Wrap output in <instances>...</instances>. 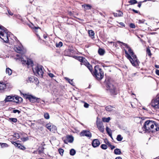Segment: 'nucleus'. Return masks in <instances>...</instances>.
<instances>
[{
    "label": "nucleus",
    "mask_w": 159,
    "mask_h": 159,
    "mask_svg": "<svg viewBox=\"0 0 159 159\" xmlns=\"http://www.w3.org/2000/svg\"><path fill=\"white\" fill-rule=\"evenodd\" d=\"M95 70L93 74L98 80H101L104 76L103 72L98 66H96L94 67Z\"/></svg>",
    "instance_id": "423d86ee"
},
{
    "label": "nucleus",
    "mask_w": 159,
    "mask_h": 159,
    "mask_svg": "<svg viewBox=\"0 0 159 159\" xmlns=\"http://www.w3.org/2000/svg\"><path fill=\"white\" fill-rule=\"evenodd\" d=\"M9 120L14 123L16 122L17 121V119L16 118H9Z\"/></svg>",
    "instance_id": "2f4dec72"
},
{
    "label": "nucleus",
    "mask_w": 159,
    "mask_h": 159,
    "mask_svg": "<svg viewBox=\"0 0 159 159\" xmlns=\"http://www.w3.org/2000/svg\"><path fill=\"white\" fill-rule=\"evenodd\" d=\"M84 58L82 57H78V60L81 62L83 61V59H84Z\"/></svg>",
    "instance_id": "3c124183"
},
{
    "label": "nucleus",
    "mask_w": 159,
    "mask_h": 159,
    "mask_svg": "<svg viewBox=\"0 0 159 159\" xmlns=\"http://www.w3.org/2000/svg\"><path fill=\"white\" fill-rule=\"evenodd\" d=\"M48 75L51 78L55 77V76L53 74L51 73H48Z\"/></svg>",
    "instance_id": "a18cd8bd"
},
{
    "label": "nucleus",
    "mask_w": 159,
    "mask_h": 159,
    "mask_svg": "<svg viewBox=\"0 0 159 159\" xmlns=\"http://www.w3.org/2000/svg\"><path fill=\"white\" fill-rule=\"evenodd\" d=\"M106 130L109 136L111 137L112 132L111 129L108 127L107 126L106 128Z\"/></svg>",
    "instance_id": "6ab92c4d"
},
{
    "label": "nucleus",
    "mask_w": 159,
    "mask_h": 159,
    "mask_svg": "<svg viewBox=\"0 0 159 159\" xmlns=\"http://www.w3.org/2000/svg\"><path fill=\"white\" fill-rule=\"evenodd\" d=\"M89 105L88 103H87L86 102H84V107L87 108L89 107Z\"/></svg>",
    "instance_id": "8fccbe9b"
},
{
    "label": "nucleus",
    "mask_w": 159,
    "mask_h": 159,
    "mask_svg": "<svg viewBox=\"0 0 159 159\" xmlns=\"http://www.w3.org/2000/svg\"><path fill=\"white\" fill-rule=\"evenodd\" d=\"M97 126L98 128L101 132L103 133L104 132V126L102 122H99L97 123Z\"/></svg>",
    "instance_id": "f8f14e48"
},
{
    "label": "nucleus",
    "mask_w": 159,
    "mask_h": 159,
    "mask_svg": "<svg viewBox=\"0 0 159 159\" xmlns=\"http://www.w3.org/2000/svg\"><path fill=\"white\" fill-rule=\"evenodd\" d=\"M89 36L92 38H94V33L93 30H89Z\"/></svg>",
    "instance_id": "b1692460"
},
{
    "label": "nucleus",
    "mask_w": 159,
    "mask_h": 159,
    "mask_svg": "<svg viewBox=\"0 0 159 159\" xmlns=\"http://www.w3.org/2000/svg\"><path fill=\"white\" fill-rule=\"evenodd\" d=\"M30 82H33L34 81V80H35V78L31 76L30 77H29L28 78Z\"/></svg>",
    "instance_id": "72a5a7b5"
},
{
    "label": "nucleus",
    "mask_w": 159,
    "mask_h": 159,
    "mask_svg": "<svg viewBox=\"0 0 159 159\" xmlns=\"http://www.w3.org/2000/svg\"><path fill=\"white\" fill-rule=\"evenodd\" d=\"M14 136L15 138L17 139L19 138L20 137L19 134L17 133H16L14 134Z\"/></svg>",
    "instance_id": "de8ad7c7"
},
{
    "label": "nucleus",
    "mask_w": 159,
    "mask_h": 159,
    "mask_svg": "<svg viewBox=\"0 0 159 159\" xmlns=\"http://www.w3.org/2000/svg\"><path fill=\"white\" fill-rule=\"evenodd\" d=\"M109 147H110L111 150H113L115 148V147L114 146L112 145H110Z\"/></svg>",
    "instance_id": "864d4df0"
},
{
    "label": "nucleus",
    "mask_w": 159,
    "mask_h": 159,
    "mask_svg": "<svg viewBox=\"0 0 159 159\" xmlns=\"http://www.w3.org/2000/svg\"><path fill=\"white\" fill-rule=\"evenodd\" d=\"M156 73L157 75H159V70H156Z\"/></svg>",
    "instance_id": "bf43d9fd"
},
{
    "label": "nucleus",
    "mask_w": 159,
    "mask_h": 159,
    "mask_svg": "<svg viewBox=\"0 0 159 159\" xmlns=\"http://www.w3.org/2000/svg\"><path fill=\"white\" fill-rule=\"evenodd\" d=\"M24 97L26 99H28L30 101L34 103L35 102H39L38 100L39 98L31 95H27L26 94H23Z\"/></svg>",
    "instance_id": "1a4fd4ad"
},
{
    "label": "nucleus",
    "mask_w": 159,
    "mask_h": 159,
    "mask_svg": "<svg viewBox=\"0 0 159 159\" xmlns=\"http://www.w3.org/2000/svg\"><path fill=\"white\" fill-rule=\"evenodd\" d=\"M57 130V127L54 125L52 126L50 131L53 132H55V131Z\"/></svg>",
    "instance_id": "c85d7f7f"
},
{
    "label": "nucleus",
    "mask_w": 159,
    "mask_h": 159,
    "mask_svg": "<svg viewBox=\"0 0 159 159\" xmlns=\"http://www.w3.org/2000/svg\"><path fill=\"white\" fill-rule=\"evenodd\" d=\"M80 64L81 65H82L83 64H84L90 71L92 70V66L85 58H84L83 59L82 61L80 63Z\"/></svg>",
    "instance_id": "9b49d317"
},
{
    "label": "nucleus",
    "mask_w": 159,
    "mask_h": 159,
    "mask_svg": "<svg viewBox=\"0 0 159 159\" xmlns=\"http://www.w3.org/2000/svg\"><path fill=\"white\" fill-rule=\"evenodd\" d=\"M105 143H106V144H107L109 147L110 145H111V143H110V142H109V141H108L107 140V142H105Z\"/></svg>",
    "instance_id": "6e6d98bb"
},
{
    "label": "nucleus",
    "mask_w": 159,
    "mask_h": 159,
    "mask_svg": "<svg viewBox=\"0 0 159 159\" xmlns=\"http://www.w3.org/2000/svg\"><path fill=\"white\" fill-rule=\"evenodd\" d=\"M6 73L8 74L9 75H10L12 73V70L9 68H7L6 69Z\"/></svg>",
    "instance_id": "4be33fe9"
},
{
    "label": "nucleus",
    "mask_w": 159,
    "mask_h": 159,
    "mask_svg": "<svg viewBox=\"0 0 159 159\" xmlns=\"http://www.w3.org/2000/svg\"><path fill=\"white\" fill-rule=\"evenodd\" d=\"M113 107L111 106H108L105 107L106 110L108 111H111L113 110Z\"/></svg>",
    "instance_id": "393cba45"
},
{
    "label": "nucleus",
    "mask_w": 159,
    "mask_h": 159,
    "mask_svg": "<svg viewBox=\"0 0 159 159\" xmlns=\"http://www.w3.org/2000/svg\"><path fill=\"white\" fill-rule=\"evenodd\" d=\"M118 43H121L122 45L124 46L127 48L128 49V51L130 54L133 57V59L134 60V62L131 63L132 65L134 66H137L139 65L140 63L139 61L137 59V57L136 55H134V53L132 50V49L128 46V45L126 43L121 42L120 41H118Z\"/></svg>",
    "instance_id": "7ed1b4c3"
},
{
    "label": "nucleus",
    "mask_w": 159,
    "mask_h": 159,
    "mask_svg": "<svg viewBox=\"0 0 159 159\" xmlns=\"http://www.w3.org/2000/svg\"><path fill=\"white\" fill-rule=\"evenodd\" d=\"M105 51V50L102 49V48H99L98 50V53L100 55L102 56L103 55Z\"/></svg>",
    "instance_id": "412c9836"
},
{
    "label": "nucleus",
    "mask_w": 159,
    "mask_h": 159,
    "mask_svg": "<svg viewBox=\"0 0 159 159\" xmlns=\"http://www.w3.org/2000/svg\"><path fill=\"white\" fill-rule=\"evenodd\" d=\"M13 112L14 113L17 112L18 114H19L20 112V111L18 110H14L13 111Z\"/></svg>",
    "instance_id": "09e8293b"
},
{
    "label": "nucleus",
    "mask_w": 159,
    "mask_h": 159,
    "mask_svg": "<svg viewBox=\"0 0 159 159\" xmlns=\"http://www.w3.org/2000/svg\"><path fill=\"white\" fill-rule=\"evenodd\" d=\"M82 7H83L85 10H89L92 7L89 4H84L82 5Z\"/></svg>",
    "instance_id": "a211bd4d"
},
{
    "label": "nucleus",
    "mask_w": 159,
    "mask_h": 159,
    "mask_svg": "<svg viewBox=\"0 0 159 159\" xmlns=\"http://www.w3.org/2000/svg\"><path fill=\"white\" fill-rule=\"evenodd\" d=\"M147 0H144V1H143V2H138V7H139L140 8V7H141V3L142 2H145L147 1Z\"/></svg>",
    "instance_id": "c03bdc74"
},
{
    "label": "nucleus",
    "mask_w": 159,
    "mask_h": 159,
    "mask_svg": "<svg viewBox=\"0 0 159 159\" xmlns=\"http://www.w3.org/2000/svg\"><path fill=\"white\" fill-rule=\"evenodd\" d=\"M137 1L136 0H131L129 1V3L131 5H133L137 3Z\"/></svg>",
    "instance_id": "c756f323"
},
{
    "label": "nucleus",
    "mask_w": 159,
    "mask_h": 159,
    "mask_svg": "<svg viewBox=\"0 0 159 159\" xmlns=\"http://www.w3.org/2000/svg\"><path fill=\"white\" fill-rule=\"evenodd\" d=\"M143 128L146 132H155L159 130V125L155 121L148 120L145 122Z\"/></svg>",
    "instance_id": "f257e3e1"
},
{
    "label": "nucleus",
    "mask_w": 159,
    "mask_h": 159,
    "mask_svg": "<svg viewBox=\"0 0 159 159\" xmlns=\"http://www.w3.org/2000/svg\"><path fill=\"white\" fill-rule=\"evenodd\" d=\"M12 143L14 144L16 147H17L19 146L20 144V143H18L15 142H12Z\"/></svg>",
    "instance_id": "79ce46f5"
},
{
    "label": "nucleus",
    "mask_w": 159,
    "mask_h": 159,
    "mask_svg": "<svg viewBox=\"0 0 159 159\" xmlns=\"http://www.w3.org/2000/svg\"><path fill=\"white\" fill-rule=\"evenodd\" d=\"M120 24L122 26H123V27H125V24L123 23H122V22H120Z\"/></svg>",
    "instance_id": "680f3d73"
},
{
    "label": "nucleus",
    "mask_w": 159,
    "mask_h": 159,
    "mask_svg": "<svg viewBox=\"0 0 159 159\" xmlns=\"http://www.w3.org/2000/svg\"><path fill=\"white\" fill-rule=\"evenodd\" d=\"M15 51L18 53L16 56L17 57V59H20L22 63L23 64H26L28 66H32L33 63L32 61L30 59L26 58L23 54H21L22 51V49L21 47L16 46L14 48Z\"/></svg>",
    "instance_id": "f03ea898"
},
{
    "label": "nucleus",
    "mask_w": 159,
    "mask_h": 159,
    "mask_svg": "<svg viewBox=\"0 0 159 159\" xmlns=\"http://www.w3.org/2000/svg\"><path fill=\"white\" fill-rule=\"evenodd\" d=\"M115 159H122L121 157H116V158Z\"/></svg>",
    "instance_id": "774afa93"
},
{
    "label": "nucleus",
    "mask_w": 159,
    "mask_h": 159,
    "mask_svg": "<svg viewBox=\"0 0 159 159\" xmlns=\"http://www.w3.org/2000/svg\"><path fill=\"white\" fill-rule=\"evenodd\" d=\"M33 29L35 30H37L38 29H40V28L39 27H36L34 26L33 27Z\"/></svg>",
    "instance_id": "e2e57ef3"
},
{
    "label": "nucleus",
    "mask_w": 159,
    "mask_h": 159,
    "mask_svg": "<svg viewBox=\"0 0 159 159\" xmlns=\"http://www.w3.org/2000/svg\"><path fill=\"white\" fill-rule=\"evenodd\" d=\"M65 79L66 80L68 81V82L71 85H72V84L73 83V80H70L68 78L66 77L65 78Z\"/></svg>",
    "instance_id": "e433bc0d"
},
{
    "label": "nucleus",
    "mask_w": 159,
    "mask_h": 159,
    "mask_svg": "<svg viewBox=\"0 0 159 159\" xmlns=\"http://www.w3.org/2000/svg\"><path fill=\"white\" fill-rule=\"evenodd\" d=\"M6 84L0 83V90H3L6 89Z\"/></svg>",
    "instance_id": "aec40b11"
},
{
    "label": "nucleus",
    "mask_w": 159,
    "mask_h": 159,
    "mask_svg": "<svg viewBox=\"0 0 159 159\" xmlns=\"http://www.w3.org/2000/svg\"><path fill=\"white\" fill-rule=\"evenodd\" d=\"M8 14L11 16H12L13 15V13L10 10H8Z\"/></svg>",
    "instance_id": "13d9d810"
},
{
    "label": "nucleus",
    "mask_w": 159,
    "mask_h": 159,
    "mask_svg": "<svg viewBox=\"0 0 159 159\" xmlns=\"http://www.w3.org/2000/svg\"><path fill=\"white\" fill-rule=\"evenodd\" d=\"M100 144V142L98 139H94L92 143V145L94 148L97 147Z\"/></svg>",
    "instance_id": "ddd939ff"
},
{
    "label": "nucleus",
    "mask_w": 159,
    "mask_h": 159,
    "mask_svg": "<svg viewBox=\"0 0 159 159\" xmlns=\"http://www.w3.org/2000/svg\"><path fill=\"white\" fill-rule=\"evenodd\" d=\"M44 148L43 147H42L41 149L39 150L38 152L39 154H40L41 153H43Z\"/></svg>",
    "instance_id": "37998d69"
},
{
    "label": "nucleus",
    "mask_w": 159,
    "mask_h": 159,
    "mask_svg": "<svg viewBox=\"0 0 159 159\" xmlns=\"http://www.w3.org/2000/svg\"><path fill=\"white\" fill-rule=\"evenodd\" d=\"M122 14H123V13H122V12H119V13L118 14V16H120L121 15H122Z\"/></svg>",
    "instance_id": "0e129e2a"
},
{
    "label": "nucleus",
    "mask_w": 159,
    "mask_h": 159,
    "mask_svg": "<svg viewBox=\"0 0 159 159\" xmlns=\"http://www.w3.org/2000/svg\"><path fill=\"white\" fill-rule=\"evenodd\" d=\"M105 82L107 85V90L112 95L116 94L117 93L116 87L111 83V80L110 79H106Z\"/></svg>",
    "instance_id": "20e7f679"
},
{
    "label": "nucleus",
    "mask_w": 159,
    "mask_h": 159,
    "mask_svg": "<svg viewBox=\"0 0 159 159\" xmlns=\"http://www.w3.org/2000/svg\"><path fill=\"white\" fill-rule=\"evenodd\" d=\"M123 139V137L120 134H119L117 136L116 138L117 140L118 141H121Z\"/></svg>",
    "instance_id": "cd10ccee"
},
{
    "label": "nucleus",
    "mask_w": 159,
    "mask_h": 159,
    "mask_svg": "<svg viewBox=\"0 0 159 159\" xmlns=\"http://www.w3.org/2000/svg\"><path fill=\"white\" fill-rule=\"evenodd\" d=\"M43 68L42 66L38 65L33 68V70L34 75L36 76L42 77L43 74Z\"/></svg>",
    "instance_id": "39448f33"
},
{
    "label": "nucleus",
    "mask_w": 159,
    "mask_h": 159,
    "mask_svg": "<svg viewBox=\"0 0 159 159\" xmlns=\"http://www.w3.org/2000/svg\"><path fill=\"white\" fill-rule=\"evenodd\" d=\"M0 38L4 42L7 43L8 42L9 39L7 30L4 28L0 31Z\"/></svg>",
    "instance_id": "0eeeda50"
},
{
    "label": "nucleus",
    "mask_w": 159,
    "mask_h": 159,
    "mask_svg": "<svg viewBox=\"0 0 159 159\" xmlns=\"http://www.w3.org/2000/svg\"><path fill=\"white\" fill-rule=\"evenodd\" d=\"M132 11H134V12L135 13H138L139 12V13H140V12H139L138 11H137V10H135L134 9H132Z\"/></svg>",
    "instance_id": "4d7b16f0"
},
{
    "label": "nucleus",
    "mask_w": 159,
    "mask_h": 159,
    "mask_svg": "<svg viewBox=\"0 0 159 159\" xmlns=\"http://www.w3.org/2000/svg\"><path fill=\"white\" fill-rule=\"evenodd\" d=\"M151 105L155 109H159V94L156 98L152 100Z\"/></svg>",
    "instance_id": "6e6552de"
},
{
    "label": "nucleus",
    "mask_w": 159,
    "mask_h": 159,
    "mask_svg": "<svg viewBox=\"0 0 159 159\" xmlns=\"http://www.w3.org/2000/svg\"><path fill=\"white\" fill-rule=\"evenodd\" d=\"M145 20H139V23H144Z\"/></svg>",
    "instance_id": "603ef678"
},
{
    "label": "nucleus",
    "mask_w": 159,
    "mask_h": 159,
    "mask_svg": "<svg viewBox=\"0 0 159 159\" xmlns=\"http://www.w3.org/2000/svg\"><path fill=\"white\" fill-rule=\"evenodd\" d=\"M110 120V118L108 117L107 118L103 117L102 118V120L104 122H108Z\"/></svg>",
    "instance_id": "a878e982"
},
{
    "label": "nucleus",
    "mask_w": 159,
    "mask_h": 159,
    "mask_svg": "<svg viewBox=\"0 0 159 159\" xmlns=\"http://www.w3.org/2000/svg\"><path fill=\"white\" fill-rule=\"evenodd\" d=\"M129 26L132 28H135V25L133 23L130 24Z\"/></svg>",
    "instance_id": "49530a36"
},
{
    "label": "nucleus",
    "mask_w": 159,
    "mask_h": 159,
    "mask_svg": "<svg viewBox=\"0 0 159 159\" xmlns=\"http://www.w3.org/2000/svg\"><path fill=\"white\" fill-rule=\"evenodd\" d=\"M58 151L60 154L61 156H62L63 154V152H64V150L62 148H60L58 149Z\"/></svg>",
    "instance_id": "f704fd0d"
},
{
    "label": "nucleus",
    "mask_w": 159,
    "mask_h": 159,
    "mask_svg": "<svg viewBox=\"0 0 159 159\" xmlns=\"http://www.w3.org/2000/svg\"><path fill=\"white\" fill-rule=\"evenodd\" d=\"M14 97L11 96H7L4 101L5 103H6L10 101L13 102L14 101Z\"/></svg>",
    "instance_id": "4468645a"
},
{
    "label": "nucleus",
    "mask_w": 159,
    "mask_h": 159,
    "mask_svg": "<svg viewBox=\"0 0 159 159\" xmlns=\"http://www.w3.org/2000/svg\"><path fill=\"white\" fill-rule=\"evenodd\" d=\"M46 127L48 129H49L50 131L51 129V127H52V126L50 124H48L46 125Z\"/></svg>",
    "instance_id": "58836bf2"
},
{
    "label": "nucleus",
    "mask_w": 159,
    "mask_h": 159,
    "mask_svg": "<svg viewBox=\"0 0 159 159\" xmlns=\"http://www.w3.org/2000/svg\"><path fill=\"white\" fill-rule=\"evenodd\" d=\"M63 45V43L62 42H60L58 43H57L56 45V47L57 48L61 47Z\"/></svg>",
    "instance_id": "c9c22d12"
},
{
    "label": "nucleus",
    "mask_w": 159,
    "mask_h": 159,
    "mask_svg": "<svg viewBox=\"0 0 159 159\" xmlns=\"http://www.w3.org/2000/svg\"><path fill=\"white\" fill-rule=\"evenodd\" d=\"M0 144L1 145L2 148L7 147H8V145L6 143H0Z\"/></svg>",
    "instance_id": "473e14b6"
},
{
    "label": "nucleus",
    "mask_w": 159,
    "mask_h": 159,
    "mask_svg": "<svg viewBox=\"0 0 159 159\" xmlns=\"http://www.w3.org/2000/svg\"><path fill=\"white\" fill-rule=\"evenodd\" d=\"M44 118L46 119H48L50 118L49 115L48 113H45L44 115Z\"/></svg>",
    "instance_id": "7c9ffc66"
},
{
    "label": "nucleus",
    "mask_w": 159,
    "mask_h": 159,
    "mask_svg": "<svg viewBox=\"0 0 159 159\" xmlns=\"http://www.w3.org/2000/svg\"><path fill=\"white\" fill-rule=\"evenodd\" d=\"M76 151L73 149H71L70 152V154L71 156H74L75 154Z\"/></svg>",
    "instance_id": "bb28decb"
},
{
    "label": "nucleus",
    "mask_w": 159,
    "mask_h": 159,
    "mask_svg": "<svg viewBox=\"0 0 159 159\" xmlns=\"http://www.w3.org/2000/svg\"><path fill=\"white\" fill-rule=\"evenodd\" d=\"M81 136H85L90 139L92 137V134L91 132L88 130H83L82 131L80 134Z\"/></svg>",
    "instance_id": "9d476101"
},
{
    "label": "nucleus",
    "mask_w": 159,
    "mask_h": 159,
    "mask_svg": "<svg viewBox=\"0 0 159 159\" xmlns=\"http://www.w3.org/2000/svg\"><path fill=\"white\" fill-rule=\"evenodd\" d=\"M4 27L2 26H0V31L1 30L3 29Z\"/></svg>",
    "instance_id": "338daca9"
},
{
    "label": "nucleus",
    "mask_w": 159,
    "mask_h": 159,
    "mask_svg": "<svg viewBox=\"0 0 159 159\" xmlns=\"http://www.w3.org/2000/svg\"><path fill=\"white\" fill-rule=\"evenodd\" d=\"M125 54L126 57L130 61L131 63L133 62L134 61V60L131 57V56L127 52V51L125 50Z\"/></svg>",
    "instance_id": "2eb2a0df"
},
{
    "label": "nucleus",
    "mask_w": 159,
    "mask_h": 159,
    "mask_svg": "<svg viewBox=\"0 0 159 159\" xmlns=\"http://www.w3.org/2000/svg\"><path fill=\"white\" fill-rule=\"evenodd\" d=\"M66 138L67 139L68 142L71 143L74 140L73 137L72 135H67Z\"/></svg>",
    "instance_id": "f3484780"
},
{
    "label": "nucleus",
    "mask_w": 159,
    "mask_h": 159,
    "mask_svg": "<svg viewBox=\"0 0 159 159\" xmlns=\"http://www.w3.org/2000/svg\"><path fill=\"white\" fill-rule=\"evenodd\" d=\"M18 148L21 150H25L26 148H25L24 147V146H22L20 144L19 146L18 147Z\"/></svg>",
    "instance_id": "a19ab883"
},
{
    "label": "nucleus",
    "mask_w": 159,
    "mask_h": 159,
    "mask_svg": "<svg viewBox=\"0 0 159 159\" xmlns=\"http://www.w3.org/2000/svg\"><path fill=\"white\" fill-rule=\"evenodd\" d=\"M64 142L65 143L67 144L68 142V141L67 139H65L64 140Z\"/></svg>",
    "instance_id": "052dcab7"
},
{
    "label": "nucleus",
    "mask_w": 159,
    "mask_h": 159,
    "mask_svg": "<svg viewBox=\"0 0 159 159\" xmlns=\"http://www.w3.org/2000/svg\"><path fill=\"white\" fill-rule=\"evenodd\" d=\"M136 119H138V120H140V121H141V118L140 117H136Z\"/></svg>",
    "instance_id": "69168bd1"
},
{
    "label": "nucleus",
    "mask_w": 159,
    "mask_h": 159,
    "mask_svg": "<svg viewBox=\"0 0 159 159\" xmlns=\"http://www.w3.org/2000/svg\"><path fill=\"white\" fill-rule=\"evenodd\" d=\"M114 153L116 155H120L121 153L120 150L119 148H116L114 150Z\"/></svg>",
    "instance_id": "5701e85b"
},
{
    "label": "nucleus",
    "mask_w": 159,
    "mask_h": 159,
    "mask_svg": "<svg viewBox=\"0 0 159 159\" xmlns=\"http://www.w3.org/2000/svg\"><path fill=\"white\" fill-rule=\"evenodd\" d=\"M101 148L103 149H106L107 148V147L106 144H102L101 146Z\"/></svg>",
    "instance_id": "4c0bfd02"
},
{
    "label": "nucleus",
    "mask_w": 159,
    "mask_h": 159,
    "mask_svg": "<svg viewBox=\"0 0 159 159\" xmlns=\"http://www.w3.org/2000/svg\"><path fill=\"white\" fill-rule=\"evenodd\" d=\"M14 102H16V103H19L22 102L23 100L22 98L18 96H16L14 97Z\"/></svg>",
    "instance_id": "dca6fc26"
},
{
    "label": "nucleus",
    "mask_w": 159,
    "mask_h": 159,
    "mask_svg": "<svg viewBox=\"0 0 159 159\" xmlns=\"http://www.w3.org/2000/svg\"><path fill=\"white\" fill-rule=\"evenodd\" d=\"M28 138L27 137L23 138L22 139V141H27V140H28Z\"/></svg>",
    "instance_id": "5fc2aeb1"
},
{
    "label": "nucleus",
    "mask_w": 159,
    "mask_h": 159,
    "mask_svg": "<svg viewBox=\"0 0 159 159\" xmlns=\"http://www.w3.org/2000/svg\"><path fill=\"white\" fill-rule=\"evenodd\" d=\"M146 51L147 54H148V56H151V51L149 48H147Z\"/></svg>",
    "instance_id": "ea45409f"
}]
</instances>
